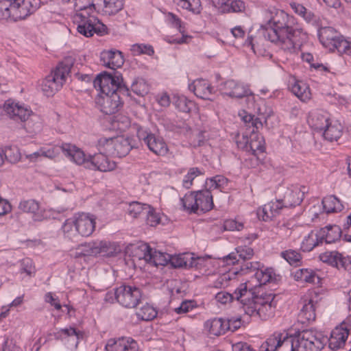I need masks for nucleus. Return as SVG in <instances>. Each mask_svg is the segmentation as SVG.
<instances>
[{
  "instance_id": "1",
  "label": "nucleus",
  "mask_w": 351,
  "mask_h": 351,
  "mask_svg": "<svg viewBox=\"0 0 351 351\" xmlns=\"http://www.w3.org/2000/svg\"><path fill=\"white\" fill-rule=\"evenodd\" d=\"M267 18L258 29V36L255 38L249 36L245 44L250 45L254 51L255 47L261 45V37H263L287 53H293L298 51L307 34L297 19L282 10L276 9L270 11Z\"/></svg>"
},
{
  "instance_id": "2",
  "label": "nucleus",
  "mask_w": 351,
  "mask_h": 351,
  "mask_svg": "<svg viewBox=\"0 0 351 351\" xmlns=\"http://www.w3.org/2000/svg\"><path fill=\"white\" fill-rule=\"evenodd\" d=\"M323 339L322 335L313 330H304L294 335L275 332L262 344L260 351H277L280 348L289 351H319L324 348Z\"/></svg>"
},
{
  "instance_id": "3",
  "label": "nucleus",
  "mask_w": 351,
  "mask_h": 351,
  "mask_svg": "<svg viewBox=\"0 0 351 351\" xmlns=\"http://www.w3.org/2000/svg\"><path fill=\"white\" fill-rule=\"evenodd\" d=\"M247 295L243 311L250 316H257L261 319L267 320L272 317L275 313L276 302V295L273 293H263L261 295Z\"/></svg>"
},
{
  "instance_id": "4",
  "label": "nucleus",
  "mask_w": 351,
  "mask_h": 351,
  "mask_svg": "<svg viewBox=\"0 0 351 351\" xmlns=\"http://www.w3.org/2000/svg\"><path fill=\"white\" fill-rule=\"evenodd\" d=\"M71 66V61L66 60L58 64L56 69L43 80L41 90L47 97L53 96L62 86Z\"/></svg>"
},
{
  "instance_id": "5",
  "label": "nucleus",
  "mask_w": 351,
  "mask_h": 351,
  "mask_svg": "<svg viewBox=\"0 0 351 351\" xmlns=\"http://www.w3.org/2000/svg\"><path fill=\"white\" fill-rule=\"evenodd\" d=\"M123 78L121 74L114 72V75L106 71L99 74L93 80L94 87L99 90L101 94H109L113 90L119 91L123 97H131L130 90L125 85H122Z\"/></svg>"
},
{
  "instance_id": "6",
  "label": "nucleus",
  "mask_w": 351,
  "mask_h": 351,
  "mask_svg": "<svg viewBox=\"0 0 351 351\" xmlns=\"http://www.w3.org/2000/svg\"><path fill=\"white\" fill-rule=\"evenodd\" d=\"M100 254L107 256L113 255V249L108 242L105 241H97L79 245L73 252L72 256L75 258H79L87 256H96Z\"/></svg>"
},
{
  "instance_id": "7",
  "label": "nucleus",
  "mask_w": 351,
  "mask_h": 351,
  "mask_svg": "<svg viewBox=\"0 0 351 351\" xmlns=\"http://www.w3.org/2000/svg\"><path fill=\"white\" fill-rule=\"evenodd\" d=\"M304 191L296 185L281 186L278 188L276 197L285 208H291L300 205L302 202Z\"/></svg>"
},
{
  "instance_id": "8",
  "label": "nucleus",
  "mask_w": 351,
  "mask_h": 351,
  "mask_svg": "<svg viewBox=\"0 0 351 351\" xmlns=\"http://www.w3.org/2000/svg\"><path fill=\"white\" fill-rule=\"evenodd\" d=\"M118 303L125 308H135L141 302V290L135 287L121 285L117 287Z\"/></svg>"
},
{
  "instance_id": "9",
  "label": "nucleus",
  "mask_w": 351,
  "mask_h": 351,
  "mask_svg": "<svg viewBox=\"0 0 351 351\" xmlns=\"http://www.w3.org/2000/svg\"><path fill=\"white\" fill-rule=\"evenodd\" d=\"M121 96H123L121 93L113 90L109 94H102L97 99L96 103L103 113L114 114L122 106Z\"/></svg>"
},
{
  "instance_id": "10",
  "label": "nucleus",
  "mask_w": 351,
  "mask_h": 351,
  "mask_svg": "<svg viewBox=\"0 0 351 351\" xmlns=\"http://www.w3.org/2000/svg\"><path fill=\"white\" fill-rule=\"evenodd\" d=\"M137 135L138 138L143 140L149 149L155 154L164 156L167 153V146L161 137L156 136L155 134L143 129L138 130Z\"/></svg>"
},
{
  "instance_id": "11",
  "label": "nucleus",
  "mask_w": 351,
  "mask_h": 351,
  "mask_svg": "<svg viewBox=\"0 0 351 351\" xmlns=\"http://www.w3.org/2000/svg\"><path fill=\"white\" fill-rule=\"evenodd\" d=\"M12 21L25 19L37 9L36 0H11Z\"/></svg>"
},
{
  "instance_id": "12",
  "label": "nucleus",
  "mask_w": 351,
  "mask_h": 351,
  "mask_svg": "<svg viewBox=\"0 0 351 351\" xmlns=\"http://www.w3.org/2000/svg\"><path fill=\"white\" fill-rule=\"evenodd\" d=\"M5 113L16 121H26L32 114L29 108L12 99H8L3 105Z\"/></svg>"
},
{
  "instance_id": "13",
  "label": "nucleus",
  "mask_w": 351,
  "mask_h": 351,
  "mask_svg": "<svg viewBox=\"0 0 351 351\" xmlns=\"http://www.w3.org/2000/svg\"><path fill=\"white\" fill-rule=\"evenodd\" d=\"M138 250L142 253L139 256V259L143 258L148 263L155 266H164L170 262L171 256L169 254L156 250L153 251V249L147 243H142L138 245Z\"/></svg>"
},
{
  "instance_id": "14",
  "label": "nucleus",
  "mask_w": 351,
  "mask_h": 351,
  "mask_svg": "<svg viewBox=\"0 0 351 351\" xmlns=\"http://www.w3.org/2000/svg\"><path fill=\"white\" fill-rule=\"evenodd\" d=\"M77 31L86 37H90L95 33L103 35L107 33V27L93 16L79 21Z\"/></svg>"
},
{
  "instance_id": "15",
  "label": "nucleus",
  "mask_w": 351,
  "mask_h": 351,
  "mask_svg": "<svg viewBox=\"0 0 351 351\" xmlns=\"http://www.w3.org/2000/svg\"><path fill=\"white\" fill-rule=\"evenodd\" d=\"M252 295V291L247 289V284L242 283L234 290L233 293H229L226 291H220L216 294L215 299L218 302L223 304H226L235 300L242 304V308H243L247 295Z\"/></svg>"
},
{
  "instance_id": "16",
  "label": "nucleus",
  "mask_w": 351,
  "mask_h": 351,
  "mask_svg": "<svg viewBox=\"0 0 351 351\" xmlns=\"http://www.w3.org/2000/svg\"><path fill=\"white\" fill-rule=\"evenodd\" d=\"M75 231L82 237L90 236L95 230L96 218L88 213H78L75 216Z\"/></svg>"
},
{
  "instance_id": "17",
  "label": "nucleus",
  "mask_w": 351,
  "mask_h": 351,
  "mask_svg": "<svg viewBox=\"0 0 351 351\" xmlns=\"http://www.w3.org/2000/svg\"><path fill=\"white\" fill-rule=\"evenodd\" d=\"M90 161L87 162V168L101 172L113 171L116 168V162L110 159L104 153L99 152L94 155L89 154Z\"/></svg>"
},
{
  "instance_id": "18",
  "label": "nucleus",
  "mask_w": 351,
  "mask_h": 351,
  "mask_svg": "<svg viewBox=\"0 0 351 351\" xmlns=\"http://www.w3.org/2000/svg\"><path fill=\"white\" fill-rule=\"evenodd\" d=\"M106 351H138L137 342L131 337H121L108 340Z\"/></svg>"
},
{
  "instance_id": "19",
  "label": "nucleus",
  "mask_w": 351,
  "mask_h": 351,
  "mask_svg": "<svg viewBox=\"0 0 351 351\" xmlns=\"http://www.w3.org/2000/svg\"><path fill=\"white\" fill-rule=\"evenodd\" d=\"M220 90L222 94L230 97L242 98L252 95L247 86L233 80H228L221 84Z\"/></svg>"
},
{
  "instance_id": "20",
  "label": "nucleus",
  "mask_w": 351,
  "mask_h": 351,
  "mask_svg": "<svg viewBox=\"0 0 351 351\" xmlns=\"http://www.w3.org/2000/svg\"><path fill=\"white\" fill-rule=\"evenodd\" d=\"M350 330V326L345 322L335 327L328 339L330 348L335 350L343 347L348 337Z\"/></svg>"
},
{
  "instance_id": "21",
  "label": "nucleus",
  "mask_w": 351,
  "mask_h": 351,
  "mask_svg": "<svg viewBox=\"0 0 351 351\" xmlns=\"http://www.w3.org/2000/svg\"><path fill=\"white\" fill-rule=\"evenodd\" d=\"M73 5L76 12V18L80 21L86 19L92 16L96 10L94 0H63Z\"/></svg>"
},
{
  "instance_id": "22",
  "label": "nucleus",
  "mask_w": 351,
  "mask_h": 351,
  "mask_svg": "<svg viewBox=\"0 0 351 351\" xmlns=\"http://www.w3.org/2000/svg\"><path fill=\"white\" fill-rule=\"evenodd\" d=\"M212 3L222 14L241 13L245 12L246 8L245 3L242 0H213Z\"/></svg>"
},
{
  "instance_id": "23",
  "label": "nucleus",
  "mask_w": 351,
  "mask_h": 351,
  "mask_svg": "<svg viewBox=\"0 0 351 351\" xmlns=\"http://www.w3.org/2000/svg\"><path fill=\"white\" fill-rule=\"evenodd\" d=\"M283 208L285 207L276 197L275 202L271 201L265 204L262 208H258L257 216L259 219L264 221H271L280 213Z\"/></svg>"
},
{
  "instance_id": "24",
  "label": "nucleus",
  "mask_w": 351,
  "mask_h": 351,
  "mask_svg": "<svg viewBox=\"0 0 351 351\" xmlns=\"http://www.w3.org/2000/svg\"><path fill=\"white\" fill-rule=\"evenodd\" d=\"M100 60L102 64L112 70L121 67L124 63L122 52L119 50L104 51L101 53Z\"/></svg>"
},
{
  "instance_id": "25",
  "label": "nucleus",
  "mask_w": 351,
  "mask_h": 351,
  "mask_svg": "<svg viewBox=\"0 0 351 351\" xmlns=\"http://www.w3.org/2000/svg\"><path fill=\"white\" fill-rule=\"evenodd\" d=\"M60 149L71 160L77 165L84 164L87 168V162L90 161L89 155L86 156L83 151L77 148L75 145L70 143L62 144Z\"/></svg>"
},
{
  "instance_id": "26",
  "label": "nucleus",
  "mask_w": 351,
  "mask_h": 351,
  "mask_svg": "<svg viewBox=\"0 0 351 351\" xmlns=\"http://www.w3.org/2000/svg\"><path fill=\"white\" fill-rule=\"evenodd\" d=\"M341 234L342 231L339 226L328 225L318 230L317 237L319 239H322V243L325 242L330 244L339 241Z\"/></svg>"
},
{
  "instance_id": "27",
  "label": "nucleus",
  "mask_w": 351,
  "mask_h": 351,
  "mask_svg": "<svg viewBox=\"0 0 351 351\" xmlns=\"http://www.w3.org/2000/svg\"><path fill=\"white\" fill-rule=\"evenodd\" d=\"M265 111L262 112V108H258V117H254V115L250 114H245L242 117L243 121L252 127V129H254L257 131L260 128H262L263 125V122L267 123V119L271 117L273 114V111L271 108H267L265 106Z\"/></svg>"
},
{
  "instance_id": "28",
  "label": "nucleus",
  "mask_w": 351,
  "mask_h": 351,
  "mask_svg": "<svg viewBox=\"0 0 351 351\" xmlns=\"http://www.w3.org/2000/svg\"><path fill=\"white\" fill-rule=\"evenodd\" d=\"M330 121L328 114L322 110H314L309 113L308 123L315 131L322 132Z\"/></svg>"
},
{
  "instance_id": "29",
  "label": "nucleus",
  "mask_w": 351,
  "mask_h": 351,
  "mask_svg": "<svg viewBox=\"0 0 351 351\" xmlns=\"http://www.w3.org/2000/svg\"><path fill=\"white\" fill-rule=\"evenodd\" d=\"M189 89L193 90L197 97L210 99V96L213 94V88L207 80L199 79L189 85Z\"/></svg>"
},
{
  "instance_id": "30",
  "label": "nucleus",
  "mask_w": 351,
  "mask_h": 351,
  "mask_svg": "<svg viewBox=\"0 0 351 351\" xmlns=\"http://www.w3.org/2000/svg\"><path fill=\"white\" fill-rule=\"evenodd\" d=\"M293 11L302 17L307 23L317 26L319 19L313 12L306 8L302 3L291 2L289 3Z\"/></svg>"
},
{
  "instance_id": "31",
  "label": "nucleus",
  "mask_w": 351,
  "mask_h": 351,
  "mask_svg": "<svg viewBox=\"0 0 351 351\" xmlns=\"http://www.w3.org/2000/svg\"><path fill=\"white\" fill-rule=\"evenodd\" d=\"M19 209L24 213L32 214L34 221H40L43 219L39 204L34 199L21 201L19 204Z\"/></svg>"
},
{
  "instance_id": "32",
  "label": "nucleus",
  "mask_w": 351,
  "mask_h": 351,
  "mask_svg": "<svg viewBox=\"0 0 351 351\" xmlns=\"http://www.w3.org/2000/svg\"><path fill=\"white\" fill-rule=\"evenodd\" d=\"M197 213H206L210 210L214 206L213 195L210 190L196 191Z\"/></svg>"
},
{
  "instance_id": "33",
  "label": "nucleus",
  "mask_w": 351,
  "mask_h": 351,
  "mask_svg": "<svg viewBox=\"0 0 351 351\" xmlns=\"http://www.w3.org/2000/svg\"><path fill=\"white\" fill-rule=\"evenodd\" d=\"M83 335L82 332L77 330L73 327H69L61 328L57 333V338L66 340L68 342L71 341V346L77 348L79 341L83 338Z\"/></svg>"
},
{
  "instance_id": "34",
  "label": "nucleus",
  "mask_w": 351,
  "mask_h": 351,
  "mask_svg": "<svg viewBox=\"0 0 351 351\" xmlns=\"http://www.w3.org/2000/svg\"><path fill=\"white\" fill-rule=\"evenodd\" d=\"M237 253H230L226 256V260L230 261L229 263L234 264L241 260L243 262L251 259L254 256V250L248 246H239L236 248Z\"/></svg>"
},
{
  "instance_id": "35",
  "label": "nucleus",
  "mask_w": 351,
  "mask_h": 351,
  "mask_svg": "<svg viewBox=\"0 0 351 351\" xmlns=\"http://www.w3.org/2000/svg\"><path fill=\"white\" fill-rule=\"evenodd\" d=\"M317 36L319 41L324 47L332 49L331 45L339 36V34L332 27H324L318 29Z\"/></svg>"
},
{
  "instance_id": "36",
  "label": "nucleus",
  "mask_w": 351,
  "mask_h": 351,
  "mask_svg": "<svg viewBox=\"0 0 351 351\" xmlns=\"http://www.w3.org/2000/svg\"><path fill=\"white\" fill-rule=\"evenodd\" d=\"M317 302L310 299L305 301L298 315L300 321L302 323L306 322L314 321L316 317L315 310Z\"/></svg>"
},
{
  "instance_id": "37",
  "label": "nucleus",
  "mask_w": 351,
  "mask_h": 351,
  "mask_svg": "<svg viewBox=\"0 0 351 351\" xmlns=\"http://www.w3.org/2000/svg\"><path fill=\"white\" fill-rule=\"evenodd\" d=\"M225 319L222 318H213L204 323L205 330L210 335L219 336L226 331Z\"/></svg>"
},
{
  "instance_id": "38",
  "label": "nucleus",
  "mask_w": 351,
  "mask_h": 351,
  "mask_svg": "<svg viewBox=\"0 0 351 351\" xmlns=\"http://www.w3.org/2000/svg\"><path fill=\"white\" fill-rule=\"evenodd\" d=\"M112 148L114 151L113 154L121 158L128 154L132 149V146L129 138H124L123 136H117L114 138Z\"/></svg>"
},
{
  "instance_id": "39",
  "label": "nucleus",
  "mask_w": 351,
  "mask_h": 351,
  "mask_svg": "<svg viewBox=\"0 0 351 351\" xmlns=\"http://www.w3.org/2000/svg\"><path fill=\"white\" fill-rule=\"evenodd\" d=\"M274 271L271 268L262 269L261 267L254 274L252 280H255L254 287H260L274 279Z\"/></svg>"
},
{
  "instance_id": "40",
  "label": "nucleus",
  "mask_w": 351,
  "mask_h": 351,
  "mask_svg": "<svg viewBox=\"0 0 351 351\" xmlns=\"http://www.w3.org/2000/svg\"><path fill=\"white\" fill-rule=\"evenodd\" d=\"M254 129L252 130L250 141L246 143L249 144V147L252 154L256 155V152L263 153L265 152V140L263 136L256 134Z\"/></svg>"
},
{
  "instance_id": "41",
  "label": "nucleus",
  "mask_w": 351,
  "mask_h": 351,
  "mask_svg": "<svg viewBox=\"0 0 351 351\" xmlns=\"http://www.w3.org/2000/svg\"><path fill=\"white\" fill-rule=\"evenodd\" d=\"M323 209L326 213L340 212L343 209L341 201L335 195H328L322 199Z\"/></svg>"
},
{
  "instance_id": "42",
  "label": "nucleus",
  "mask_w": 351,
  "mask_h": 351,
  "mask_svg": "<svg viewBox=\"0 0 351 351\" xmlns=\"http://www.w3.org/2000/svg\"><path fill=\"white\" fill-rule=\"evenodd\" d=\"M291 92L302 101L306 102L311 99L310 88L302 81H297L292 85Z\"/></svg>"
},
{
  "instance_id": "43",
  "label": "nucleus",
  "mask_w": 351,
  "mask_h": 351,
  "mask_svg": "<svg viewBox=\"0 0 351 351\" xmlns=\"http://www.w3.org/2000/svg\"><path fill=\"white\" fill-rule=\"evenodd\" d=\"M342 126L339 123L328 122L321 132L325 139L329 141H337L341 135Z\"/></svg>"
},
{
  "instance_id": "44",
  "label": "nucleus",
  "mask_w": 351,
  "mask_h": 351,
  "mask_svg": "<svg viewBox=\"0 0 351 351\" xmlns=\"http://www.w3.org/2000/svg\"><path fill=\"white\" fill-rule=\"evenodd\" d=\"M318 231L314 232L311 231L308 236L305 237L301 244V250L303 252H310L315 247L322 244V239L317 237Z\"/></svg>"
},
{
  "instance_id": "45",
  "label": "nucleus",
  "mask_w": 351,
  "mask_h": 351,
  "mask_svg": "<svg viewBox=\"0 0 351 351\" xmlns=\"http://www.w3.org/2000/svg\"><path fill=\"white\" fill-rule=\"evenodd\" d=\"M183 209L189 213H197L196 191L186 194L180 199Z\"/></svg>"
},
{
  "instance_id": "46",
  "label": "nucleus",
  "mask_w": 351,
  "mask_h": 351,
  "mask_svg": "<svg viewBox=\"0 0 351 351\" xmlns=\"http://www.w3.org/2000/svg\"><path fill=\"white\" fill-rule=\"evenodd\" d=\"M173 103L180 112L189 113L195 108V103L184 95L173 97Z\"/></svg>"
},
{
  "instance_id": "47",
  "label": "nucleus",
  "mask_w": 351,
  "mask_h": 351,
  "mask_svg": "<svg viewBox=\"0 0 351 351\" xmlns=\"http://www.w3.org/2000/svg\"><path fill=\"white\" fill-rule=\"evenodd\" d=\"M294 278L297 281H303L306 282L314 283L315 279H318V276L312 269H299L296 270L293 274Z\"/></svg>"
},
{
  "instance_id": "48",
  "label": "nucleus",
  "mask_w": 351,
  "mask_h": 351,
  "mask_svg": "<svg viewBox=\"0 0 351 351\" xmlns=\"http://www.w3.org/2000/svg\"><path fill=\"white\" fill-rule=\"evenodd\" d=\"M192 253H184L175 256L170 257V263L175 267L189 268L191 265Z\"/></svg>"
},
{
  "instance_id": "49",
  "label": "nucleus",
  "mask_w": 351,
  "mask_h": 351,
  "mask_svg": "<svg viewBox=\"0 0 351 351\" xmlns=\"http://www.w3.org/2000/svg\"><path fill=\"white\" fill-rule=\"evenodd\" d=\"M149 205L143 204L138 202H133L128 206V212L129 215L134 217H144L146 212H149Z\"/></svg>"
},
{
  "instance_id": "50",
  "label": "nucleus",
  "mask_w": 351,
  "mask_h": 351,
  "mask_svg": "<svg viewBox=\"0 0 351 351\" xmlns=\"http://www.w3.org/2000/svg\"><path fill=\"white\" fill-rule=\"evenodd\" d=\"M131 90L136 95L143 97L149 93V86L143 78L138 77L132 82Z\"/></svg>"
},
{
  "instance_id": "51",
  "label": "nucleus",
  "mask_w": 351,
  "mask_h": 351,
  "mask_svg": "<svg viewBox=\"0 0 351 351\" xmlns=\"http://www.w3.org/2000/svg\"><path fill=\"white\" fill-rule=\"evenodd\" d=\"M104 12L106 14L113 15L123 8V0H104Z\"/></svg>"
},
{
  "instance_id": "52",
  "label": "nucleus",
  "mask_w": 351,
  "mask_h": 351,
  "mask_svg": "<svg viewBox=\"0 0 351 351\" xmlns=\"http://www.w3.org/2000/svg\"><path fill=\"white\" fill-rule=\"evenodd\" d=\"M157 311L149 304L143 305L138 311L136 312V316L141 320L150 321L157 316Z\"/></svg>"
},
{
  "instance_id": "53",
  "label": "nucleus",
  "mask_w": 351,
  "mask_h": 351,
  "mask_svg": "<svg viewBox=\"0 0 351 351\" xmlns=\"http://www.w3.org/2000/svg\"><path fill=\"white\" fill-rule=\"evenodd\" d=\"M340 253L337 251L326 252L319 255V259L332 267L339 268V260L341 257Z\"/></svg>"
},
{
  "instance_id": "54",
  "label": "nucleus",
  "mask_w": 351,
  "mask_h": 351,
  "mask_svg": "<svg viewBox=\"0 0 351 351\" xmlns=\"http://www.w3.org/2000/svg\"><path fill=\"white\" fill-rule=\"evenodd\" d=\"M3 159L10 163H16L21 159V153L16 146L6 147L3 149Z\"/></svg>"
},
{
  "instance_id": "55",
  "label": "nucleus",
  "mask_w": 351,
  "mask_h": 351,
  "mask_svg": "<svg viewBox=\"0 0 351 351\" xmlns=\"http://www.w3.org/2000/svg\"><path fill=\"white\" fill-rule=\"evenodd\" d=\"M169 21L171 23V24L174 25L175 27H176L182 34V36L180 38L175 39L173 43L178 44L186 43V40L189 38V36L184 35V27L182 26L181 20L176 15L171 12L169 13Z\"/></svg>"
},
{
  "instance_id": "56",
  "label": "nucleus",
  "mask_w": 351,
  "mask_h": 351,
  "mask_svg": "<svg viewBox=\"0 0 351 351\" xmlns=\"http://www.w3.org/2000/svg\"><path fill=\"white\" fill-rule=\"evenodd\" d=\"M280 256L291 265H298L302 259L301 254L298 251L291 249L282 252Z\"/></svg>"
},
{
  "instance_id": "57",
  "label": "nucleus",
  "mask_w": 351,
  "mask_h": 351,
  "mask_svg": "<svg viewBox=\"0 0 351 351\" xmlns=\"http://www.w3.org/2000/svg\"><path fill=\"white\" fill-rule=\"evenodd\" d=\"M261 266L259 262H247L244 261L241 263L240 270L234 271V274H250L251 273H255L258 269Z\"/></svg>"
},
{
  "instance_id": "58",
  "label": "nucleus",
  "mask_w": 351,
  "mask_h": 351,
  "mask_svg": "<svg viewBox=\"0 0 351 351\" xmlns=\"http://www.w3.org/2000/svg\"><path fill=\"white\" fill-rule=\"evenodd\" d=\"M351 42L346 40L343 36L339 35L331 45V50L337 49L340 53H348L350 49Z\"/></svg>"
},
{
  "instance_id": "59",
  "label": "nucleus",
  "mask_w": 351,
  "mask_h": 351,
  "mask_svg": "<svg viewBox=\"0 0 351 351\" xmlns=\"http://www.w3.org/2000/svg\"><path fill=\"white\" fill-rule=\"evenodd\" d=\"M11 0L0 1V20L12 21V14L11 12Z\"/></svg>"
},
{
  "instance_id": "60",
  "label": "nucleus",
  "mask_w": 351,
  "mask_h": 351,
  "mask_svg": "<svg viewBox=\"0 0 351 351\" xmlns=\"http://www.w3.org/2000/svg\"><path fill=\"white\" fill-rule=\"evenodd\" d=\"M131 51L134 56L146 54L152 56L154 53V48L152 45L145 44H134L131 47Z\"/></svg>"
},
{
  "instance_id": "61",
  "label": "nucleus",
  "mask_w": 351,
  "mask_h": 351,
  "mask_svg": "<svg viewBox=\"0 0 351 351\" xmlns=\"http://www.w3.org/2000/svg\"><path fill=\"white\" fill-rule=\"evenodd\" d=\"M203 174V172L197 167H192L189 169L187 174L184 176L182 184L186 189H189L193 184V180L198 176Z\"/></svg>"
},
{
  "instance_id": "62",
  "label": "nucleus",
  "mask_w": 351,
  "mask_h": 351,
  "mask_svg": "<svg viewBox=\"0 0 351 351\" xmlns=\"http://www.w3.org/2000/svg\"><path fill=\"white\" fill-rule=\"evenodd\" d=\"M21 272L26 274L27 276L32 277L36 274L35 266L33 261L29 258H23L21 262Z\"/></svg>"
},
{
  "instance_id": "63",
  "label": "nucleus",
  "mask_w": 351,
  "mask_h": 351,
  "mask_svg": "<svg viewBox=\"0 0 351 351\" xmlns=\"http://www.w3.org/2000/svg\"><path fill=\"white\" fill-rule=\"evenodd\" d=\"M62 229L64 236L69 239H71L72 236L75 235V232H76L75 217L66 219L63 223Z\"/></svg>"
},
{
  "instance_id": "64",
  "label": "nucleus",
  "mask_w": 351,
  "mask_h": 351,
  "mask_svg": "<svg viewBox=\"0 0 351 351\" xmlns=\"http://www.w3.org/2000/svg\"><path fill=\"white\" fill-rule=\"evenodd\" d=\"M223 226L224 230L227 231H240L244 227L243 223L236 219H228L225 220L223 221Z\"/></svg>"
}]
</instances>
